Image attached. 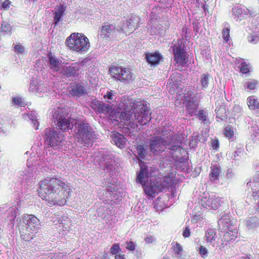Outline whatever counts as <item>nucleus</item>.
Here are the masks:
<instances>
[{"instance_id": "9d476101", "label": "nucleus", "mask_w": 259, "mask_h": 259, "mask_svg": "<svg viewBox=\"0 0 259 259\" xmlns=\"http://www.w3.org/2000/svg\"><path fill=\"white\" fill-rule=\"evenodd\" d=\"M109 72L112 78L125 83H129L133 79V74L131 69L128 68L112 66Z\"/></svg>"}, {"instance_id": "338daca9", "label": "nucleus", "mask_w": 259, "mask_h": 259, "mask_svg": "<svg viewBox=\"0 0 259 259\" xmlns=\"http://www.w3.org/2000/svg\"><path fill=\"white\" fill-rule=\"evenodd\" d=\"M50 259H61L60 257L58 255H54L52 256Z\"/></svg>"}, {"instance_id": "09e8293b", "label": "nucleus", "mask_w": 259, "mask_h": 259, "mask_svg": "<svg viewBox=\"0 0 259 259\" xmlns=\"http://www.w3.org/2000/svg\"><path fill=\"white\" fill-rule=\"evenodd\" d=\"M241 66L240 67V72H241L243 74H246L247 73L249 72L248 65L246 64V63L244 61H241Z\"/></svg>"}, {"instance_id": "864d4df0", "label": "nucleus", "mask_w": 259, "mask_h": 259, "mask_svg": "<svg viewBox=\"0 0 259 259\" xmlns=\"http://www.w3.org/2000/svg\"><path fill=\"white\" fill-rule=\"evenodd\" d=\"M12 103L14 105H19L20 106H23L22 99L19 97H14L12 99Z\"/></svg>"}, {"instance_id": "58836bf2", "label": "nucleus", "mask_w": 259, "mask_h": 259, "mask_svg": "<svg viewBox=\"0 0 259 259\" xmlns=\"http://www.w3.org/2000/svg\"><path fill=\"white\" fill-rule=\"evenodd\" d=\"M197 116L199 120L205 123V122L207 120V112H206L204 110H200L198 112Z\"/></svg>"}, {"instance_id": "774afa93", "label": "nucleus", "mask_w": 259, "mask_h": 259, "mask_svg": "<svg viewBox=\"0 0 259 259\" xmlns=\"http://www.w3.org/2000/svg\"><path fill=\"white\" fill-rule=\"evenodd\" d=\"M162 259H169V258L166 256H163Z\"/></svg>"}, {"instance_id": "f8f14e48", "label": "nucleus", "mask_w": 259, "mask_h": 259, "mask_svg": "<svg viewBox=\"0 0 259 259\" xmlns=\"http://www.w3.org/2000/svg\"><path fill=\"white\" fill-rule=\"evenodd\" d=\"M83 63L75 62L70 65L63 68L62 72L67 77H73L78 76L81 73Z\"/></svg>"}, {"instance_id": "4be33fe9", "label": "nucleus", "mask_w": 259, "mask_h": 259, "mask_svg": "<svg viewBox=\"0 0 259 259\" xmlns=\"http://www.w3.org/2000/svg\"><path fill=\"white\" fill-rule=\"evenodd\" d=\"M146 61L151 66H155L159 64L162 59V55L157 52L145 53Z\"/></svg>"}, {"instance_id": "f704fd0d", "label": "nucleus", "mask_w": 259, "mask_h": 259, "mask_svg": "<svg viewBox=\"0 0 259 259\" xmlns=\"http://www.w3.org/2000/svg\"><path fill=\"white\" fill-rule=\"evenodd\" d=\"M137 152L139 157L141 159H145L147 155V149L143 145H139L137 147Z\"/></svg>"}, {"instance_id": "9b49d317", "label": "nucleus", "mask_w": 259, "mask_h": 259, "mask_svg": "<svg viewBox=\"0 0 259 259\" xmlns=\"http://www.w3.org/2000/svg\"><path fill=\"white\" fill-rule=\"evenodd\" d=\"M223 201L216 194L209 195L208 197H204L201 199L202 206L205 208H211L214 210L217 209Z\"/></svg>"}, {"instance_id": "37998d69", "label": "nucleus", "mask_w": 259, "mask_h": 259, "mask_svg": "<svg viewBox=\"0 0 259 259\" xmlns=\"http://www.w3.org/2000/svg\"><path fill=\"white\" fill-rule=\"evenodd\" d=\"M19 172H20V176H23V177H26V178H24L23 180L24 179H25L26 182L29 181V180L28 179V177L30 178L32 175L31 170L30 169V168H28L25 169V170H24V171H20Z\"/></svg>"}, {"instance_id": "6ab92c4d", "label": "nucleus", "mask_w": 259, "mask_h": 259, "mask_svg": "<svg viewBox=\"0 0 259 259\" xmlns=\"http://www.w3.org/2000/svg\"><path fill=\"white\" fill-rule=\"evenodd\" d=\"M110 138L111 142L117 147L121 149L124 148L127 140L122 134L114 132L112 133Z\"/></svg>"}, {"instance_id": "052dcab7", "label": "nucleus", "mask_w": 259, "mask_h": 259, "mask_svg": "<svg viewBox=\"0 0 259 259\" xmlns=\"http://www.w3.org/2000/svg\"><path fill=\"white\" fill-rule=\"evenodd\" d=\"M219 147V143L218 140H214L212 142V147L213 149H217Z\"/></svg>"}, {"instance_id": "c9c22d12", "label": "nucleus", "mask_w": 259, "mask_h": 259, "mask_svg": "<svg viewBox=\"0 0 259 259\" xmlns=\"http://www.w3.org/2000/svg\"><path fill=\"white\" fill-rule=\"evenodd\" d=\"M210 77V75L208 74L203 73L201 75L200 84L203 89L208 87Z\"/></svg>"}, {"instance_id": "5701e85b", "label": "nucleus", "mask_w": 259, "mask_h": 259, "mask_svg": "<svg viewBox=\"0 0 259 259\" xmlns=\"http://www.w3.org/2000/svg\"><path fill=\"white\" fill-rule=\"evenodd\" d=\"M115 32V27L111 24H106L102 26L100 35L103 38H107L113 35Z\"/></svg>"}, {"instance_id": "49530a36", "label": "nucleus", "mask_w": 259, "mask_h": 259, "mask_svg": "<svg viewBox=\"0 0 259 259\" xmlns=\"http://www.w3.org/2000/svg\"><path fill=\"white\" fill-rule=\"evenodd\" d=\"M38 84V83H37V80H36L34 78H32L30 83L29 91L36 93V90Z\"/></svg>"}, {"instance_id": "473e14b6", "label": "nucleus", "mask_w": 259, "mask_h": 259, "mask_svg": "<svg viewBox=\"0 0 259 259\" xmlns=\"http://www.w3.org/2000/svg\"><path fill=\"white\" fill-rule=\"evenodd\" d=\"M258 82V81L255 79H248L243 82L244 88L245 90H254L256 88Z\"/></svg>"}, {"instance_id": "aec40b11", "label": "nucleus", "mask_w": 259, "mask_h": 259, "mask_svg": "<svg viewBox=\"0 0 259 259\" xmlns=\"http://www.w3.org/2000/svg\"><path fill=\"white\" fill-rule=\"evenodd\" d=\"M194 95L193 92H188L185 96L186 98H188L186 100V107L189 110V113H193L197 110L198 107V103L197 99L194 98Z\"/></svg>"}, {"instance_id": "ddd939ff", "label": "nucleus", "mask_w": 259, "mask_h": 259, "mask_svg": "<svg viewBox=\"0 0 259 259\" xmlns=\"http://www.w3.org/2000/svg\"><path fill=\"white\" fill-rule=\"evenodd\" d=\"M173 52L174 55V60L177 63L181 65H184L186 64V52L184 48L181 46L175 45L170 48Z\"/></svg>"}, {"instance_id": "ea45409f", "label": "nucleus", "mask_w": 259, "mask_h": 259, "mask_svg": "<svg viewBox=\"0 0 259 259\" xmlns=\"http://www.w3.org/2000/svg\"><path fill=\"white\" fill-rule=\"evenodd\" d=\"M248 40L249 42L256 44L259 41V34L252 33L248 36Z\"/></svg>"}, {"instance_id": "603ef678", "label": "nucleus", "mask_w": 259, "mask_h": 259, "mask_svg": "<svg viewBox=\"0 0 259 259\" xmlns=\"http://www.w3.org/2000/svg\"><path fill=\"white\" fill-rule=\"evenodd\" d=\"M126 248L130 251H134L136 249V244L132 241L126 242Z\"/></svg>"}, {"instance_id": "5fc2aeb1", "label": "nucleus", "mask_w": 259, "mask_h": 259, "mask_svg": "<svg viewBox=\"0 0 259 259\" xmlns=\"http://www.w3.org/2000/svg\"><path fill=\"white\" fill-rule=\"evenodd\" d=\"M190 229L189 228V226L187 225L183 230V236L184 237L187 238L189 237L190 236Z\"/></svg>"}, {"instance_id": "bf43d9fd", "label": "nucleus", "mask_w": 259, "mask_h": 259, "mask_svg": "<svg viewBox=\"0 0 259 259\" xmlns=\"http://www.w3.org/2000/svg\"><path fill=\"white\" fill-rule=\"evenodd\" d=\"M234 176V174L230 169L227 170L226 172V177L227 179H232Z\"/></svg>"}, {"instance_id": "b1692460", "label": "nucleus", "mask_w": 259, "mask_h": 259, "mask_svg": "<svg viewBox=\"0 0 259 259\" xmlns=\"http://www.w3.org/2000/svg\"><path fill=\"white\" fill-rule=\"evenodd\" d=\"M225 232L223 238V240L225 242H228L234 240L237 237L238 231L236 228H232L228 229Z\"/></svg>"}, {"instance_id": "0eeeda50", "label": "nucleus", "mask_w": 259, "mask_h": 259, "mask_svg": "<svg viewBox=\"0 0 259 259\" xmlns=\"http://www.w3.org/2000/svg\"><path fill=\"white\" fill-rule=\"evenodd\" d=\"M65 44L71 50L80 53L86 52L90 47L88 38L78 33H72L67 38Z\"/></svg>"}, {"instance_id": "a18cd8bd", "label": "nucleus", "mask_w": 259, "mask_h": 259, "mask_svg": "<svg viewBox=\"0 0 259 259\" xmlns=\"http://www.w3.org/2000/svg\"><path fill=\"white\" fill-rule=\"evenodd\" d=\"M173 250L177 255H181L183 251V247L180 244L177 243L173 246Z\"/></svg>"}, {"instance_id": "412c9836", "label": "nucleus", "mask_w": 259, "mask_h": 259, "mask_svg": "<svg viewBox=\"0 0 259 259\" xmlns=\"http://www.w3.org/2000/svg\"><path fill=\"white\" fill-rule=\"evenodd\" d=\"M48 64L49 67L54 71H58L61 68L62 61L52 53L48 55Z\"/></svg>"}, {"instance_id": "a19ab883", "label": "nucleus", "mask_w": 259, "mask_h": 259, "mask_svg": "<svg viewBox=\"0 0 259 259\" xmlns=\"http://www.w3.org/2000/svg\"><path fill=\"white\" fill-rule=\"evenodd\" d=\"M197 250L199 252L200 255L202 258H204L208 256V249L204 246L200 245V247H198Z\"/></svg>"}, {"instance_id": "c85d7f7f", "label": "nucleus", "mask_w": 259, "mask_h": 259, "mask_svg": "<svg viewBox=\"0 0 259 259\" xmlns=\"http://www.w3.org/2000/svg\"><path fill=\"white\" fill-rule=\"evenodd\" d=\"M25 116L31 121L35 129L37 130L38 128L39 123L36 112L35 111H30L27 113Z\"/></svg>"}, {"instance_id": "de8ad7c7", "label": "nucleus", "mask_w": 259, "mask_h": 259, "mask_svg": "<svg viewBox=\"0 0 259 259\" xmlns=\"http://www.w3.org/2000/svg\"><path fill=\"white\" fill-rule=\"evenodd\" d=\"M120 250L119 244L114 243L110 248V252L112 254L117 255Z\"/></svg>"}, {"instance_id": "dca6fc26", "label": "nucleus", "mask_w": 259, "mask_h": 259, "mask_svg": "<svg viewBox=\"0 0 259 259\" xmlns=\"http://www.w3.org/2000/svg\"><path fill=\"white\" fill-rule=\"evenodd\" d=\"M69 95L74 98H79L85 96L87 90L85 87L79 83H74L70 88Z\"/></svg>"}, {"instance_id": "e433bc0d", "label": "nucleus", "mask_w": 259, "mask_h": 259, "mask_svg": "<svg viewBox=\"0 0 259 259\" xmlns=\"http://www.w3.org/2000/svg\"><path fill=\"white\" fill-rule=\"evenodd\" d=\"M257 184H259V171L256 172V174L253 177L252 181L248 182L247 185L248 187H255Z\"/></svg>"}, {"instance_id": "f257e3e1", "label": "nucleus", "mask_w": 259, "mask_h": 259, "mask_svg": "<svg viewBox=\"0 0 259 259\" xmlns=\"http://www.w3.org/2000/svg\"><path fill=\"white\" fill-rule=\"evenodd\" d=\"M39 195L51 205L63 206L72 192L68 184L56 178H47L39 183Z\"/></svg>"}, {"instance_id": "393cba45", "label": "nucleus", "mask_w": 259, "mask_h": 259, "mask_svg": "<svg viewBox=\"0 0 259 259\" xmlns=\"http://www.w3.org/2000/svg\"><path fill=\"white\" fill-rule=\"evenodd\" d=\"M13 33V27L9 22L3 21L1 23L0 28L1 35H9L10 36Z\"/></svg>"}, {"instance_id": "2eb2a0df", "label": "nucleus", "mask_w": 259, "mask_h": 259, "mask_svg": "<svg viewBox=\"0 0 259 259\" xmlns=\"http://www.w3.org/2000/svg\"><path fill=\"white\" fill-rule=\"evenodd\" d=\"M233 15L237 20H241L245 18L254 15L251 11L249 10L245 7H242L241 6H237L232 9Z\"/></svg>"}, {"instance_id": "cd10ccee", "label": "nucleus", "mask_w": 259, "mask_h": 259, "mask_svg": "<svg viewBox=\"0 0 259 259\" xmlns=\"http://www.w3.org/2000/svg\"><path fill=\"white\" fill-rule=\"evenodd\" d=\"M65 10V7H63V6H60L55 11L54 16V22L55 26H57L58 23L61 20Z\"/></svg>"}, {"instance_id": "0e129e2a", "label": "nucleus", "mask_w": 259, "mask_h": 259, "mask_svg": "<svg viewBox=\"0 0 259 259\" xmlns=\"http://www.w3.org/2000/svg\"><path fill=\"white\" fill-rule=\"evenodd\" d=\"M236 156H238V153L237 151H235L234 152L231 153V158L233 160H237L236 158Z\"/></svg>"}, {"instance_id": "423d86ee", "label": "nucleus", "mask_w": 259, "mask_h": 259, "mask_svg": "<svg viewBox=\"0 0 259 259\" xmlns=\"http://www.w3.org/2000/svg\"><path fill=\"white\" fill-rule=\"evenodd\" d=\"M149 177L148 167L145 165H141L139 172L137 175L136 181L143 186L145 194L149 197H154L155 195L162 192L165 188L164 186L157 181H146Z\"/></svg>"}, {"instance_id": "6e6d98bb", "label": "nucleus", "mask_w": 259, "mask_h": 259, "mask_svg": "<svg viewBox=\"0 0 259 259\" xmlns=\"http://www.w3.org/2000/svg\"><path fill=\"white\" fill-rule=\"evenodd\" d=\"M11 2L9 0L5 1L2 5V8L4 10H7L10 8V6L11 4Z\"/></svg>"}, {"instance_id": "69168bd1", "label": "nucleus", "mask_w": 259, "mask_h": 259, "mask_svg": "<svg viewBox=\"0 0 259 259\" xmlns=\"http://www.w3.org/2000/svg\"><path fill=\"white\" fill-rule=\"evenodd\" d=\"M252 190V196L255 198V197H258V191H255V189H253L252 187H251Z\"/></svg>"}, {"instance_id": "20e7f679", "label": "nucleus", "mask_w": 259, "mask_h": 259, "mask_svg": "<svg viewBox=\"0 0 259 259\" xmlns=\"http://www.w3.org/2000/svg\"><path fill=\"white\" fill-rule=\"evenodd\" d=\"M120 104L123 108L122 110L119 113V118L125 120H134L141 125H146L151 119L150 110L146 105L139 103L135 104L133 102H129L125 104Z\"/></svg>"}, {"instance_id": "13d9d810", "label": "nucleus", "mask_w": 259, "mask_h": 259, "mask_svg": "<svg viewBox=\"0 0 259 259\" xmlns=\"http://www.w3.org/2000/svg\"><path fill=\"white\" fill-rule=\"evenodd\" d=\"M144 240L147 243H152L155 240V238L150 236L145 237Z\"/></svg>"}, {"instance_id": "7ed1b4c3", "label": "nucleus", "mask_w": 259, "mask_h": 259, "mask_svg": "<svg viewBox=\"0 0 259 259\" xmlns=\"http://www.w3.org/2000/svg\"><path fill=\"white\" fill-rule=\"evenodd\" d=\"M177 137L174 136L167 139H165L160 136H155L149 139L148 146L150 151L155 155H160L163 152H165V156L169 157L179 156L181 153L182 147L181 141L177 142Z\"/></svg>"}, {"instance_id": "6e6552de", "label": "nucleus", "mask_w": 259, "mask_h": 259, "mask_svg": "<svg viewBox=\"0 0 259 259\" xmlns=\"http://www.w3.org/2000/svg\"><path fill=\"white\" fill-rule=\"evenodd\" d=\"M96 157L99 164L103 167L105 172L113 175L115 171L116 160L114 155L110 151L102 149L98 152Z\"/></svg>"}, {"instance_id": "a211bd4d", "label": "nucleus", "mask_w": 259, "mask_h": 259, "mask_svg": "<svg viewBox=\"0 0 259 259\" xmlns=\"http://www.w3.org/2000/svg\"><path fill=\"white\" fill-rule=\"evenodd\" d=\"M91 107L99 113H109L112 111V106L97 100L92 102Z\"/></svg>"}, {"instance_id": "4c0bfd02", "label": "nucleus", "mask_w": 259, "mask_h": 259, "mask_svg": "<svg viewBox=\"0 0 259 259\" xmlns=\"http://www.w3.org/2000/svg\"><path fill=\"white\" fill-rule=\"evenodd\" d=\"M222 37L225 42L230 43V29L225 28L222 31Z\"/></svg>"}, {"instance_id": "3c124183", "label": "nucleus", "mask_w": 259, "mask_h": 259, "mask_svg": "<svg viewBox=\"0 0 259 259\" xmlns=\"http://www.w3.org/2000/svg\"><path fill=\"white\" fill-rule=\"evenodd\" d=\"M115 95L113 94V92L112 91H107L106 94L104 96V98L107 100L113 101L114 100V97Z\"/></svg>"}, {"instance_id": "e2e57ef3", "label": "nucleus", "mask_w": 259, "mask_h": 259, "mask_svg": "<svg viewBox=\"0 0 259 259\" xmlns=\"http://www.w3.org/2000/svg\"><path fill=\"white\" fill-rule=\"evenodd\" d=\"M115 259H126L124 254H117L115 256Z\"/></svg>"}, {"instance_id": "c03bdc74", "label": "nucleus", "mask_w": 259, "mask_h": 259, "mask_svg": "<svg viewBox=\"0 0 259 259\" xmlns=\"http://www.w3.org/2000/svg\"><path fill=\"white\" fill-rule=\"evenodd\" d=\"M46 92L47 88L45 87V85L42 83H38L36 90V93L37 94V95L41 96V95H43Z\"/></svg>"}, {"instance_id": "72a5a7b5", "label": "nucleus", "mask_w": 259, "mask_h": 259, "mask_svg": "<svg viewBox=\"0 0 259 259\" xmlns=\"http://www.w3.org/2000/svg\"><path fill=\"white\" fill-rule=\"evenodd\" d=\"M217 118L224 120L227 118L226 110L224 106H220L215 109Z\"/></svg>"}, {"instance_id": "39448f33", "label": "nucleus", "mask_w": 259, "mask_h": 259, "mask_svg": "<svg viewBox=\"0 0 259 259\" xmlns=\"http://www.w3.org/2000/svg\"><path fill=\"white\" fill-rule=\"evenodd\" d=\"M11 211L12 216L9 220L12 222L11 224H14L13 222L16 220L17 222L19 221L20 225L22 222L26 226L25 230L20 231L21 238L25 241H29L33 239L35 237L36 234L38 232V229L40 227L39 220L34 215L28 214H24L22 218H19L17 217L16 209H11Z\"/></svg>"}, {"instance_id": "f3484780", "label": "nucleus", "mask_w": 259, "mask_h": 259, "mask_svg": "<svg viewBox=\"0 0 259 259\" xmlns=\"http://www.w3.org/2000/svg\"><path fill=\"white\" fill-rule=\"evenodd\" d=\"M218 228L219 230L222 232L234 228L232 225L230 216L227 213L222 212L220 214V219L218 221Z\"/></svg>"}, {"instance_id": "4d7b16f0", "label": "nucleus", "mask_w": 259, "mask_h": 259, "mask_svg": "<svg viewBox=\"0 0 259 259\" xmlns=\"http://www.w3.org/2000/svg\"><path fill=\"white\" fill-rule=\"evenodd\" d=\"M242 109L240 106L235 105L233 107V112L234 114L235 115L236 114L240 113L241 112Z\"/></svg>"}, {"instance_id": "c756f323", "label": "nucleus", "mask_w": 259, "mask_h": 259, "mask_svg": "<svg viewBox=\"0 0 259 259\" xmlns=\"http://www.w3.org/2000/svg\"><path fill=\"white\" fill-rule=\"evenodd\" d=\"M245 222L246 226L248 229L256 228L259 225V220L256 217L248 218Z\"/></svg>"}, {"instance_id": "680f3d73", "label": "nucleus", "mask_w": 259, "mask_h": 259, "mask_svg": "<svg viewBox=\"0 0 259 259\" xmlns=\"http://www.w3.org/2000/svg\"><path fill=\"white\" fill-rule=\"evenodd\" d=\"M200 217L199 215H195L191 220V222L196 223L200 219Z\"/></svg>"}, {"instance_id": "1a4fd4ad", "label": "nucleus", "mask_w": 259, "mask_h": 259, "mask_svg": "<svg viewBox=\"0 0 259 259\" xmlns=\"http://www.w3.org/2000/svg\"><path fill=\"white\" fill-rule=\"evenodd\" d=\"M76 135L78 140L84 146H88L96 138L95 132L89 123L80 122L76 126Z\"/></svg>"}, {"instance_id": "2f4dec72", "label": "nucleus", "mask_w": 259, "mask_h": 259, "mask_svg": "<svg viewBox=\"0 0 259 259\" xmlns=\"http://www.w3.org/2000/svg\"><path fill=\"white\" fill-rule=\"evenodd\" d=\"M216 237L215 231L212 229H208L205 232L204 239L207 243H212Z\"/></svg>"}, {"instance_id": "7c9ffc66", "label": "nucleus", "mask_w": 259, "mask_h": 259, "mask_svg": "<svg viewBox=\"0 0 259 259\" xmlns=\"http://www.w3.org/2000/svg\"><path fill=\"white\" fill-rule=\"evenodd\" d=\"M247 105L251 110L256 109L258 107L259 102L256 97L254 96H250L247 99Z\"/></svg>"}, {"instance_id": "8fccbe9b", "label": "nucleus", "mask_w": 259, "mask_h": 259, "mask_svg": "<svg viewBox=\"0 0 259 259\" xmlns=\"http://www.w3.org/2000/svg\"><path fill=\"white\" fill-rule=\"evenodd\" d=\"M14 52L17 54H23L24 52V48L20 44H16L14 47Z\"/></svg>"}, {"instance_id": "f03ea898", "label": "nucleus", "mask_w": 259, "mask_h": 259, "mask_svg": "<svg viewBox=\"0 0 259 259\" xmlns=\"http://www.w3.org/2000/svg\"><path fill=\"white\" fill-rule=\"evenodd\" d=\"M50 117L52 125H56L57 130L47 128L45 131V139L48 146L57 149L63 144L64 135L58 130L62 132L71 130V119L65 111L61 108H54L50 113Z\"/></svg>"}, {"instance_id": "a878e982", "label": "nucleus", "mask_w": 259, "mask_h": 259, "mask_svg": "<svg viewBox=\"0 0 259 259\" xmlns=\"http://www.w3.org/2000/svg\"><path fill=\"white\" fill-rule=\"evenodd\" d=\"M211 170L209 177L212 182L215 183L219 179L221 172L219 166L217 165H212L210 167Z\"/></svg>"}, {"instance_id": "4468645a", "label": "nucleus", "mask_w": 259, "mask_h": 259, "mask_svg": "<svg viewBox=\"0 0 259 259\" xmlns=\"http://www.w3.org/2000/svg\"><path fill=\"white\" fill-rule=\"evenodd\" d=\"M139 21L140 19L138 16L136 15H133L127 22L126 26L121 27L119 29L117 28L116 30L118 31H121L123 33H125L126 35H128L136 29Z\"/></svg>"}, {"instance_id": "bb28decb", "label": "nucleus", "mask_w": 259, "mask_h": 259, "mask_svg": "<svg viewBox=\"0 0 259 259\" xmlns=\"http://www.w3.org/2000/svg\"><path fill=\"white\" fill-rule=\"evenodd\" d=\"M181 74L178 72H176L172 73V74L170 76L168 83L169 85H170L171 88H178L179 87V82L181 81Z\"/></svg>"}, {"instance_id": "79ce46f5", "label": "nucleus", "mask_w": 259, "mask_h": 259, "mask_svg": "<svg viewBox=\"0 0 259 259\" xmlns=\"http://www.w3.org/2000/svg\"><path fill=\"white\" fill-rule=\"evenodd\" d=\"M224 133L225 136L229 139H231L233 137L234 131L230 126H227L225 128Z\"/></svg>"}]
</instances>
